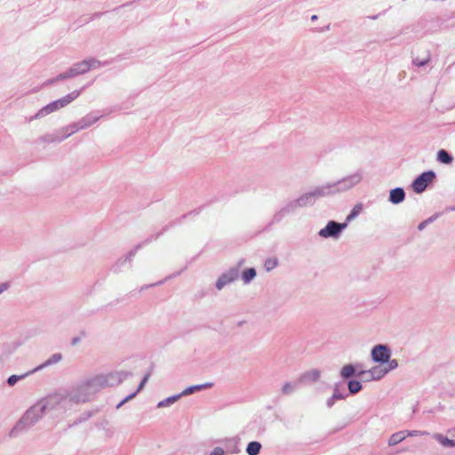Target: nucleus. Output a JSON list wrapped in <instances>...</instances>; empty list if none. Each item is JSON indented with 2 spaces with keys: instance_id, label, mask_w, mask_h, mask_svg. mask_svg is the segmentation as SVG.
I'll use <instances>...</instances> for the list:
<instances>
[{
  "instance_id": "nucleus-1",
  "label": "nucleus",
  "mask_w": 455,
  "mask_h": 455,
  "mask_svg": "<svg viewBox=\"0 0 455 455\" xmlns=\"http://www.w3.org/2000/svg\"><path fill=\"white\" fill-rule=\"evenodd\" d=\"M103 379L99 375H96L72 386L68 390L65 391L69 404H77L90 401L97 392L104 388Z\"/></svg>"
},
{
  "instance_id": "nucleus-2",
  "label": "nucleus",
  "mask_w": 455,
  "mask_h": 455,
  "mask_svg": "<svg viewBox=\"0 0 455 455\" xmlns=\"http://www.w3.org/2000/svg\"><path fill=\"white\" fill-rule=\"evenodd\" d=\"M315 203L312 194L310 191H307L301 196H299L297 199L288 203L284 207H283L280 211H278L274 216L272 222H279L281 221L285 215L295 211L297 208H302L313 205Z\"/></svg>"
},
{
  "instance_id": "nucleus-3",
  "label": "nucleus",
  "mask_w": 455,
  "mask_h": 455,
  "mask_svg": "<svg viewBox=\"0 0 455 455\" xmlns=\"http://www.w3.org/2000/svg\"><path fill=\"white\" fill-rule=\"evenodd\" d=\"M45 414L40 403L37 401L30 408H28L20 419L18 421L13 430L22 431L29 428L36 424Z\"/></svg>"
},
{
  "instance_id": "nucleus-4",
  "label": "nucleus",
  "mask_w": 455,
  "mask_h": 455,
  "mask_svg": "<svg viewBox=\"0 0 455 455\" xmlns=\"http://www.w3.org/2000/svg\"><path fill=\"white\" fill-rule=\"evenodd\" d=\"M38 402L45 413L52 411L67 410L69 406L65 391L49 395L40 399Z\"/></svg>"
},
{
  "instance_id": "nucleus-5",
  "label": "nucleus",
  "mask_w": 455,
  "mask_h": 455,
  "mask_svg": "<svg viewBox=\"0 0 455 455\" xmlns=\"http://www.w3.org/2000/svg\"><path fill=\"white\" fill-rule=\"evenodd\" d=\"M362 173L357 172L347 177H344L336 182H331V186H333L334 194L343 193L352 189L354 187L359 184L362 181Z\"/></svg>"
},
{
  "instance_id": "nucleus-6",
  "label": "nucleus",
  "mask_w": 455,
  "mask_h": 455,
  "mask_svg": "<svg viewBox=\"0 0 455 455\" xmlns=\"http://www.w3.org/2000/svg\"><path fill=\"white\" fill-rule=\"evenodd\" d=\"M435 178V173L433 171H427L421 173L417 177L411 184L413 191L417 194H420L427 188V185Z\"/></svg>"
},
{
  "instance_id": "nucleus-7",
  "label": "nucleus",
  "mask_w": 455,
  "mask_h": 455,
  "mask_svg": "<svg viewBox=\"0 0 455 455\" xmlns=\"http://www.w3.org/2000/svg\"><path fill=\"white\" fill-rule=\"evenodd\" d=\"M347 223H338L334 220H331L327 223L325 228H322L318 235L323 238H338L343 229L347 228Z\"/></svg>"
},
{
  "instance_id": "nucleus-8",
  "label": "nucleus",
  "mask_w": 455,
  "mask_h": 455,
  "mask_svg": "<svg viewBox=\"0 0 455 455\" xmlns=\"http://www.w3.org/2000/svg\"><path fill=\"white\" fill-rule=\"evenodd\" d=\"M101 116L95 115L93 113L88 114L85 116L82 117L78 122L73 124V130H71L66 137H69L79 130L86 129L95 124Z\"/></svg>"
},
{
  "instance_id": "nucleus-9",
  "label": "nucleus",
  "mask_w": 455,
  "mask_h": 455,
  "mask_svg": "<svg viewBox=\"0 0 455 455\" xmlns=\"http://www.w3.org/2000/svg\"><path fill=\"white\" fill-rule=\"evenodd\" d=\"M132 373L129 371H117V372H111L106 375H99L100 378L104 379L102 381L103 387H107L109 386L118 385L122 383L125 379H127L129 376H131Z\"/></svg>"
},
{
  "instance_id": "nucleus-10",
  "label": "nucleus",
  "mask_w": 455,
  "mask_h": 455,
  "mask_svg": "<svg viewBox=\"0 0 455 455\" xmlns=\"http://www.w3.org/2000/svg\"><path fill=\"white\" fill-rule=\"evenodd\" d=\"M371 359L376 363H385L391 356V351L387 345H376L371 349Z\"/></svg>"
},
{
  "instance_id": "nucleus-11",
  "label": "nucleus",
  "mask_w": 455,
  "mask_h": 455,
  "mask_svg": "<svg viewBox=\"0 0 455 455\" xmlns=\"http://www.w3.org/2000/svg\"><path fill=\"white\" fill-rule=\"evenodd\" d=\"M385 375H387V371L382 370V366H374L368 371H359L356 372V376L362 378L365 381L379 380Z\"/></svg>"
},
{
  "instance_id": "nucleus-12",
  "label": "nucleus",
  "mask_w": 455,
  "mask_h": 455,
  "mask_svg": "<svg viewBox=\"0 0 455 455\" xmlns=\"http://www.w3.org/2000/svg\"><path fill=\"white\" fill-rule=\"evenodd\" d=\"M239 276V268L232 267L228 269L227 272L223 273L216 282V288L218 290H222L226 285L231 283L235 280H236Z\"/></svg>"
},
{
  "instance_id": "nucleus-13",
  "label": "nucleus",
  "mask_w": 455,
  "mask_h": 455,
  "mask_svg": "<svg viewBox=\"0 0 455 455\" xmlns=\"http://www.w3.org/2000/svg\"><path fill=\"white\" fill-rule=\"evenodd\" d=\"M76 72H77L78 75H83L88 72L92 68H96L100 67V61L94 59L91 60H84L81 62H77L73 65Z\"/></svg>"
},
{
  "instance_id": "nucleus-14",
  "label": "nucleus",
  "mask_w": 455,
  "mask_h": 455,
  "mask_svg": "<svg viewBox=\"0 0 455 455\" xmlns=\"http://www.w3.org/2000/svg\"><path fill=\"white\" fill-rule=\"evenodd\" d=\"M310 193L312 194L315 201L321 197L335 195L333 191V186H331V183H326L322 186L315 187V188L310 190Z\"/></svg>"
},
{
  "instance_id": "nucleus-15",
  "label": "nucleus",
  "mask_w": 455,
  "mask_h": 455,
  "mask_svg": "<svg viewBox=\"0 0 455 455\" xmlns=\"http://www.w3.org/2000/svg\"><path fill=\"white\" fill-rule=\"evenodd\" d=\"M310 193L312 194L315 201L321 197L335 195L333 191V186H331V183H326L322 186L315 187V188L310 190Z\"/></svg>"
},
{
  "instance_id": "nucleus-16",
  "label": "nucleus",
  "mask_w": 455,
  "mask_h": 455,
  "mask_svg": "<svg viewBox=\"0 0 455 455\" xmlns=\"http://www.w3.org/2000/svg\"><path fill=\"white\" fill-rule=\"evenodd\" d=\"M61 359H62V355L60 353H55V354L52 355L44 363H43L42 364L38 365L37 367H36L32 371H30V372H36V371H38L40 370H43L45 367H48L50 365L58 363H60L61 361Z\"/></svg>"
},
{
  "instance_id": "nucleus-17",
  "label": "nucleus",
  "mask_w": 455,
  "mask_h": 455,
  "mask_svg": "<svg viewBox=\"0 0 455 455\" xmlns=\"http://www.w3.org/2000/svg\"><path fill=\"white\" fill-rule=\"evenodd\" d=\"M405 198L404 190L402 188H396L390 191L389 201L394 204L402 203Z\"/></svg>"
},
{
  "instance_id": "nucleus-18",
  "label": "nucleus",
  "mask_w": 455,
  "mask_h": 455,
  "mask_svg": "<svg viewBox=\"0 0 455 455\" xmlns=\"http://www.w3.org/2000/svg\"><path fill=\"white\" fill-rule=\"evenodd\" d=\"M149 379V374H146L144 376V378L142 379L141 382L140 383L137 390L135 392H133L132 394L129 395L128 396H126L125 398H124L117 405H116V409H119L121 408L124 403H126L128 401L132 400V398H134L137 394L141 391L144 387V386L146 385V383L148 382Z\"/></svg>"
},
{
  "instance_id": "nucleus-19",
  "label": "nucleus",
  "mask_w": 455,
  "mask_h": 455,
  "mask_svg": "<svg viewBox=\"0 0 455 455\" xmlns=\"http://www.w3.org/2000/svg\"><path fill=\"white\" fill-rule=\"evenodd\" d=\"M213 386L212 382H206L204 384L195 385L185 388L181 393L180 396H186L194 394L195 392L201 391L206 388H211Z\"/></svg>"
},
{
  "instance_id": "nucleus-20",
  "label": "nucleus",
  "mask_w": 455,
  "mask_h": 455,
  "mask_svg": "<svg viewBox=\"0 0 455 455\" xmlns=\"http://www.w3.org/2000/svg\"><path fill=\"white\" fill-rule=\"evenodd\" d=\"M321 377V371L319 370H312L309 371H307L303 373L299 381V382H315L317 381Z\"/></svg>"
},
{
  "instance_id": "nucleus-21",
  "label": "nucleus",
  "mask_w": 455,
  "mask_h": 455,
  "mask_svg": "<svg viewBox=\"0 0 455 455\" xmlns=\"http://www.w3.org/2000/svg\"><path fill=\"white\" fill-rule=\"evenodd\" d=\"M80 92L81 91H73L68 95L59 99L58 100L60 102L61 108L71 103L73 100H75L80 95Z\"/></svg>"
},
{
  "instance_id": "nucleus-22",
  "label": "nucleus",
  "mask_w": 455,
  "mask_h": 455,
  "mask_svg": "<svg viewBox=\"0 0 455 455\" xmlns=\"http://www.w3.org/2000/svg\"><path fill=\"white\" fill-rule=\"evenodd\" d=\"M299 381L283 383V385L281 388L282 394L283 395H291L292 393H294L299 387Z\"/></svg>"
},
{
  "instance_id": "nucleus-23",
  "label": "nucleus",
  "mask_w": 455,
  "mask_h": 455,
  "mask_svg": "<svg viewBox=\"0 0 455 455\" xmlns=\"http://www.w3.org/2000/svg\"><path fill=\"white\" fill-rule=\"evenodd\" d=\"M433 437L443 447H455V440L449 439L442 434H435Z\"/></svg>"
},
{
  "instance_id": "nucleus-24",
  "label": "nucleus",
  "mask_w": 455,
  "mask_h": 455,
  "mask_svg": "<svg viewBox=\"0 0 455 455\" xmlns=\"http://www.w3.org/2000/svg\"><path fill=\"white\" fill-rule=\"evenodd\" d=\"M406 438L404 430L393 434L388 439V445L394 446L401 443Z\"/></svg>"
},
{
  "instance_id": "nucleus-25",
  "label": "nucleus",
  "mask_w": 455,
  "mask_h": 455,
  "mask_svg": "<svg viewBox=\"0 0 455 455\" xmlns=\"http://www.w3.org/2000/svg\"><path fill=\"white\" fill-rule=\"evenodd\" d=\"M437 161L440 163L450 164L452 163V156L444 149H441L437 152Z\"/></svg>"
},
{
  "instance_id": "nucleus-26",
  "label": "nucleus",
  "mask_w": 455,
  "mask_h": 455,
  "mask_svg": "<svg viewBox=\"0 0 455 455\" xmlns=\"http://www.w3.org/2000/svg\"><path fill=\"white\" fill-rule=\"evenodd\" d=\"M76 76H77V72H76L74 67L72 66L68 70L58 75L54 79L51 80L50 82L53 83L54 81L68 79V78H71V77H74Z\"/></svg>"
},
{
  "instance_id": "nucleus-27",
  "label": "nucleus",
  "mask_w": 455,
  "mask_h": 455,
  "mask_svg": "<svg viewBox=\"0 0 455 455\" xmlns=\"http://www.w3.org/2000/svg\"><path fill=\"white\" fill-rule=\"evenodd\" d=\"M340 375L344 379H348L353 375H356L355 368L352 364H346L341 368Z\"/></svg>"
},
{
  "instance_id": "nucleus-28",
  "label": "nucleus",
  "mask_w": 455,
  "mask_h": 455,
  "mask_svg": "<svg viewBox=\"0 0 455 455\" xmlns=\"http://www.w3.org/2000/svg\"><path fill=\"white\" fill-rule=\"evenodd\" d=\"M180 397H181L180 394L169 396V397L160 401L157 403V407L158 408L168 407V406L172 405V403H174L175 402H177Z\"/></svg>"
},
{
  "instance_id": "nucleus-29",
  "label": "nucleus",
  "mask_w": 455,
  "mask_h": 455,
  "mask_svg": "<svg viewBox=\"0 0 455 455\" xmlns=\"http://www.w3.org/2000/svg\"><path fill=\"white\" fill-rule=\"evenodd\" d=\"M261 444L259 442H251L246 447L248 455H258L260 451Z\"/></svg>"
},
{
  "instance_id": "nucleus-30",
  "label": "nucleus",
  "mask_w": 455,
  "mask_h": 455,
  "mask_svg": "<svg viewBox=\"0 0 455 455\" xmlns=\"http://www.w3.org/2000/svg\"><path fill=\"white\" fill-rule=\"evenodd\" d=\"M256 276V270L253 267L248 268L243 272L242 279L244 283H249Z\"/></svg>"
},
{
  "instance_id": "nucleus-31",
  "label": "nucleus",
  "mask_w": 455,
  "mask_h": 455,
  "mask_svg": "<svg viewBox=\"0 0 455 455\" xmlns=\"http://www.w3.org/2000/svg\"><path fill=\"white\" fill-rule=\"evenodd\" d=\"M363 211V205L361 204H357L354 206L350 213L347 216L346 221L350 222L354 219H355Z\"/></svg>"
},
{
  "instance_id": "nucleus-32",
  "label": "nucleus",
  "mask_w": 455,
  "mask_h": 455,
  "mask_svg": "<svg viewBox=\"0 0 455 455\" xmlns=\"http://www.w3.org/2000/svg\"><path fill=\"white\" fill-rule=\"evenodd\" d=\"M56 111L54 108L52 107V103H49L43 108H41L35 116L36 118H41L44 117L52 112Z\"/></svg>"
},
{
  "instance_id": "nucleus-33",
  "label": "nucleus",
  "mask_w": 455,
  "mask_h": 455,
  "mask_svg": "<svg viewBox=\"0 0 455 455\" xmlns=\"http://www.w3.org/2000/svg\"><path fill=\"white\" fill-rule=\"evenodd\" d=\"M56 111L54 108L52 107V103H49L43 108H41L35 116L36 118H41L44 117L52 112Z\"/></svg>"
},
{
  "instance_id": "nucleus-34",
  "label": "nucleus",
  "mask_w": 455,
  "mask_h": 455,
  "mask_svg": "<svg viewBox=\"0 0 455 455\" xmlns=\"http://www.w3.org/2000/svg\"><path fill=\"white\" fill-rule=\"evenodd\" d=\"M347 386L351 394H356L362 389V384L358 380H350Z\"/></svg>"
},
{
  "instance_id": "nucleus-35",
  "label": "nucleus",
  "mask_w": 455,
  "mask_h": 455,
  "mask_svg": "<svg viewBox=\"0 0 455 455\" xmlns=\"http://www.w3.org/2000/svg\"><path fill=\"white\" fill-rule=\"evenodd\" d=\"M278 264V260L275 258H269L265 261V268L267 271L274 269Z\"/></svg>"
},
{
  "instance_id": "nucleus-36",
  "label": "nucleus",
  "mask_w": 455,
  "mask_h": 455,
  "mask_svg": "<svg viewBox=\"0 0 455 455\" xmlns=\"http://www.w3.org/2000/svg\"><path fill=\"white\" fill-rule=\"evenodd\" d=\"M387 366H382V370H386L387 371V374L389 371H393V370H395V369H396L398 367V362L395 359L390 360V358H389L388 362H387Z\"/></svg>"
},
{
  "instance_id": "nucleus-37",
  "label": "nucleus",
  "mask_w": 455,
  "mask_h": 455,
  "mask_svg": "<svg viewBox=\"0 0 455 455\" xmlns=\"http://www.w3.org/2000/svg\"><path fill=\"white\" fill-rule=\"evenodd\" d=\"M32 372H28L24 375H12L8 378L7 379V383L10 385V386H13L17 383L18 380L20 379H22L23 378H25L26 376H28V374H31Z\"/></svg>"
},
{
  "instance_id": "nucleus-38",
  "label": "nucleus",
  "mask_w": 455,
  "mask_h": 455,
  "mask_svg": "<svg viewBox=\"0 0 455 455\" xmlns=\"http://www.w3.org/2000/svg\"><path fill=\"white\" fill-rule=\"evenodd\" d=\"M437 218V215H433L431 217H429L428 219L425 220L424 221L420 222L418 226V229L419 231H422L428 224L432 223L433 221H435Z\"/></svg>"
},
{
  "instance_id": "nucleus-39",
  "label": "nucleus",
  "mask_w": 455,
  "mask_h": 455,
  "mask_svg": "<svg viewBox=\"0 0 455 455\" xmlns=\"http://www.w3.org/2000/svg\"><path fill=\"white\" fill-rule=\"evenodd\" d=\"M406 437L409 436H419V435H427L428 433L427 431H419V430H404Z\"/></svg>"
},
{
  "instance_id": "nucleus-40",
  "label": "nucleus",
  "mask_w": 455,
  "mask_h": 455,
  "mask_svg": "<svg viewBox=\"0 0 455 455\" xmlns=\"http://www.w3.org/2000/svg\"><path fill=\"white\" fill-rule=\"evenodd\" d=\"M334 398L337 400H341L347 397V395H344L340 390L339 389L338 385L335 386L333 395Z\"/></svg>"
},
{
  "instance_id": "nucleus-41",
  "label": "nucleus",
  "mask_w": 455,
  "mask_h": 455,
  "mask_svg": "<svg viewBox=\"0 0 455 455\" xmlns=\"http://www.w3.org/2000/svg\"><path fill=\"white\" fill-rule=\"evenodd\" d=\"M429 61V58L426 59V60H419V59H415L413 60V64L417 67H423L425 66L426 64H427Z\"/></svg>"
},
{
  "instance_id": "nucleus-42",
  "label": "nucleus",
  "mask_w": 455,
  "mask_h": 455,
  "mask_svg": "<svg viewBox=\"0 0 455 455\" xmlns=\"http://www.w3.org/2000/svg\"><path fill=\"white\" fill-rule=\"evenodd\" d=\"M10 283L4 282L0 283V295L3 294L4 291H6L10 288Z\"/></svg>"
},
{
  "instance_id": "nucleus-43",
  "label": "nucleus",
  "mask_w": 455,
  "mask_h": 455,
  "mask_svg": "<svg viewBox=\"0 0 455 455\" xmlns=\"http://www.w3.org/2000/svg\"><path fill=\"white\" fill-rule=\"evenodd\" d=\"M210 455H225V451L220 447H215L210 453Z\"/></svg>"
},
{
  "instance_id": "nucleus-44",
  "label": "nucleus",
  "mask_w": 455,
  "mask_h": 455,
  "mask_svg": "<svg viewBox=\"0 0 455 455\" xmlns=\"http://www.w3.org/2000/svg\"><path fill=\"white\" fill-rule=\"evenodd\" d=\"M72 126H73V124H69V125H68V126H66V127H64V128L62 129V132H64V135H63L62 139L67 138V137H66V135H67V134H68L71 130H73V129H74Z\"/></svg>"
},
{
  "instance_id": "nucleus-45",
  "label": "nucleus",
  "mask_w": 455,
  "mask_h": 455,
  "mask_svg": "<svg viewBox=\"0 0 455 455\" xmlns=\"http://www.w3.org/2000/svg\"><path fill=\"white\" fill-rule=\"evenodd\" d=\"M336 400H337V399H336V398H334V396H333V395H332L331 397H330V398L327 400V402H326L327 406H328L329 408L332 407Z\"/></svg>"
},
{
  "instance_id": "nucleus-46",
  "label": "nucleus",
  "mask_w": 455,
  "mask_h": 455,
  "mask_svg": "<svg viewBox=\"0 0 455 455\" xmlns=\"http://www.w3.org/2000/svg\"><path fill=\"white\" fill-rule=\"evenodd\" d=\"M139 247H140V246H137L134 250L131 251L129 252L128 256L126 257L125 260H126V259H131L135 255V253H136V251H137V250H138V248H139Z\"/></svg>"
},
{
  "instance_id": "nucleus-47",
  "label": "nucleus",
  "mask_w": 455,
  "mask_h": 455,
  "mask_svg": "<svg viewBox=\"0 0 455 455\" xmlns=\"http://www.w3.org/2000/svg\"><path fill=\"white\" fill-rule=\"evenodd\" d=\"M51 103H52V107L54 108V109H55L56 111L61 108V107H60V102H59V100H54V101H52V102H51Z\"/></svg>"
},
{
  "instance_id": "nucleus-48",
  "label": "nucleus",
  "mask_w": 455,
  "mask_h": 455,
  "mask_svg": "<svg viewBox=\"0 0 455 455\" xmlns=\"http://www.w3.org/2000/svg\"><path fill=\"white\" fill-rule=\"evenodd\" d=\"M78 342H79V339H78V338H75V339H72V341H71L72 345H76V344H77Z\"/></svg>"
},
{
  "instance_id": "nucleus-49",
  "label": "nucleus",
  "mask_w": 455,
  "mask_h": 455,
  "mask_svg": "<svg viewBox=\"0 0 455 455\" xmlns=\"http://www.w3.org/2000/svg\"><path fill=\"white\" fill-rule=\"evenodd\" d=\"M162 283H163V281H159L158 283H154V284H150V285H148V287H152V286L158 285V284H162Z\"/></svg>"
},
{
  "instance_id": "nucleus-50",
  "label": "nucleus",
  "mask_w": 455,
  "mask_h": 455,
  "mask_svg": "<svg viewBox=\"0 0 455 455\" xmlns=\"http://www.w3.org/2000/svg\"><path fill=\"white\" fill-rule=\"evenodd\" d=\"M311 20H317V16H316V15H313V16L311 17Z\"/></svg>"
},
{
  "instance_id": "nucleus-51",
  "label": "nucleus",
  "mask_w": 455,
  "mask_h": 455,
  "mask_svg": "<svg viewBox=\"0 0 455 455\" xmlns=\"http://www.w3.org/2000/svg\"><path fill=\"white\" fill-rule=\"evenodd\" d=\"M239 451V450L237 449V447H235V449L232 451L233 453H237Z\"/></svg>"
}]
</instances>
